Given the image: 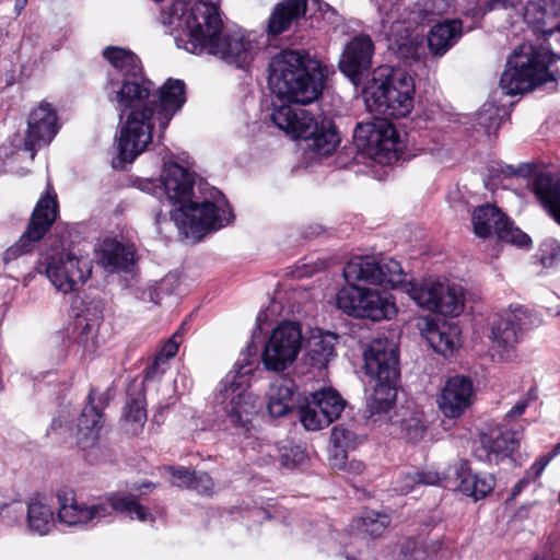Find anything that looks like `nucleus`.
I'll return each mask as SVG.
<instances>
[{
    "label": "nucleus",
    "mask_w": 560,
    "mask_h": 560,
    "mask_svg": "<svg viewBox=\"0 0 560 560\" xmlns=\"http://www.w3.org/2000/svg\"><path fill=\"white\" fill-rule=\"evenodd\" d=\"M103 57L113 67L104 92L121 120L117 164L131 163L152 142L155 126L158 138L162 139L186 102L185 83L171 78L155 93L154 84L143 77L140 60L131 50L108 46Z\"/></svg>",
    "instance_id": "f257e3e1"
},
{
    "label": "nucleus",
    "mask_w": 560,
    "mask_h": 560,
    "mask_svg": "<svg viewBox=\"0 0 560 560\" xmlns=\"http://www.w3.org/2000/svg\"><path fill=\"white\" fill-rule=\"evenodd\" d=\"M135 185L158 199L165 198L175 208L171 221L186 238L197 242L207 233L226 226L234 218L223 194L174 162H164L160 179L139 178Z\"/></svg>",
    "instance_id": "f03ea898"
},
{
    "label": "nucleus",
    "mask_w": 560,
    "mask_h": 560,
    "mask_svg": "<svg viewBox=\"0 0 560 560\" xmlns=\"http://www.w3.org/2000/svg\"><path fill=\"white\" fill-rule=\"evenodd\" d=\"M343 277L347 282L364 281L392 289L401 287L420 307L445 316H458L464 311L460 285L434 279L406 281L400 262L393 258L354 257L343 267Z\"/></svg>",
    "instance_id": "7ed1b4c3"
},
{
    "label": "nucleus",
    "mask_w": 560,
    "mask_h": 560,
    "mask_svg": "<svg viewBox=\"0 0 560 560\" xmlns=\"http://www.w3.org/2000/svg\"><path fill=\"white\" fill-rule=\"evenodd\" d=\"M258 352H246L244 360L237 361L233 369L219 382L213 393V408L222 417L224 430L244 439L245 451L258 452L270 456L271 445L256 436L254 419L259 412L256 396L250 393V380L256 369L252 357Z\"/></svg>",
    "instance_id": "20e7f679"
},
{
    "label": "nucleus",
    "mask_w": 560,
    "mask_h": 560,
    "mask_svg": "<svg viewBox=\"0 0 560 560\" xmlns=\"http://www.w3.org/2000/svg\"><path fill=\"white\" fill-rule=\"evenodd\" d=\"M161 22L177 47L196 55L206 54L223 30L219 8L207 0H173L161 11Z\"/></svg>",
    "instance_id": "39448f33"
},
{
    "label": "nucleus",
    "mask_w": 560,
    "mask_h": 560,
    "mask_svg": "<svg viewBox=\"0 0 560 560\" xmlns=\"http://www.w3.org/2000/svg\"><path fill=\"white\" fill-rule=\"evenodd\" d=\"M58 499V521L68 527L84 528L101 522H110L114 513H120L139 522H154L150 510L132 494L112 493L93 504L79 502L72 491H61Z\"/></svg>",
    "instance_id": "423d86ee"
},
{
    "label": "nucleus",
    "mask_w": 560,
    "mask_h": 560,
    "mask_svg": "<svg viewBox=\"0 0 560 560\" xmlns=\"http://www.w3.org/2000/svg\"><path fill=\"white\" fill-rule=\"evenodd\" d=\"M557 80H560V56L542 46L523 43L509 57L500 86L505 94L516 95Z\"/></svg>",
    "instance_id": "0eeeda50"
},
{
    "label": "nucleus",
    "mask_w": 560,
    "mask_h": 560,
    "mask_svg": "<svg viewBox=\"0 0 560 560\" xmlns=\"http://www.w3.org/2000/svg\"><path fill=\"white\" fill-rule=\"evenodd\" d=\"M268 83L280 98L306 105L322 93L323 75L320 72L308 71L304 54L285 49L271 59Z\"/></svg>",
    "instance_id": "6e6552de"
},
{
    "label": "nucleus",
    "mask_w": 560,
    "mask_h": 560,
    "mask_svg": "<svg viewBox=\"0 0 560 560\" xmlns=\"http://www.w3.org/2000/svg\"><path fill=\"white\" fill-rule=\"evenodd\" d=\"M271 120L292 138L303 139L306 143L305 148L315 155H329L340 143L339 133L330 119L324 118L318 122L304 108L290 105L276 106L271 114Z\"/></svg>",
    "instance_id": "1a4fd4ad"
},
{
    "label": "nucleus",
    "mask_w": 560,
    "mask_h": 560,
    "mask_svg": "<svg viewBox=\"0 0 560 560\" xmlns=\"http://www.w3.org/2000/svg\"><path fill=\"white\" fill-rule=\"evenodd\" d=\"M398 354L399 352H362L364 373L375 382L372 393L366 397L369 418L376 420L388 415L396 401Z\"/></svg>",
    "instance_id": "9d476101"
},
{
    "label": "nucleus",
    "mask_w": 560,
    "mask_h": 560,
    "mask_svg": "<svg viewBox=\"0 0 560 560\" xmlns=\"http://www.w3.org/2000/svg\"><path fill=\"white\" fill-rule=\"evenodd\" d=\"M413 79L402 70H392L384 80L374 77L363 91L371 112L397 118L413 108Z\"/></svg>",
    "instance_id": "9b49d317"
},
{
    "label": "nucleus",
    "mask_w": 560,
    "mask_h": 560,
    "mask_svg": "<svg viewBox=\"0 0 560 560\" xmlns=\"http://www.w3.org/2000/svg\"><path fill=\"white\" fill-rule=\"evenodd\" d=\"M92 268L89 256H77L65 249L46 253L39 260L40 271L62 294L78 292L90 279Z\"/></svg>",
    "instance_id": "f8f14e48"
},
{
    "label": "nucleus",
    "mask_w": 560,
    "mask_h": 560,
    "mask_svg": "<svg viewBox=\"0 0 560 560\" xmlns=\"http://www.w3.org/2000/svg\"><path fill=\"white\" fill-rule=\"evenodd\" d=\"M57 215V195L54 189L48 186L46 195L37 201L25 232L20 236L18 242L2 253L1 259L3 264L8 265L22 255L31 253L36 243L49 231Z\"/></svg>",
    "instance_id": "ddd939ff"
},
{
    "label": "nucleus",
    "mask_w": 560,
    "mask_h": 560,
    "mask_svg": "<svg viewBox=\"0 0 560 560\" xmlns=\"http://www.w3.org/2000/svg\"><path fill=\"white\" fill-rule=\"evenodd\" d=\"M206 54L215 56L229 65L247 69L264 47L259 36L244 30H222Z\"/></svg>",
    "instance_id": "4468645a"
},
{
    "label": "nucleus",
    "mask_w": 560,
    "mask_h": 560,
    "mask_svg": "<svg viewBox=\"0 0 560 560\" xmlns=\"http://www.w3.org/2000/svg\"><path fill=\"white\" fill-rule=\"evenodd\" d=\"M353 140L360 150L366 151L380 162L390 163L398 159L399 136L387 120L377 119L357 124Z\"/></svg>",
    "instance_id": "2eb2a0df"
},
{
    "label": "nucleus",
    "mask_w": 560,
    "mask_h": 560,
    "mask_svg": "<svg viewBox=\"0 0 560 560\" xmlns=\"http://www.w3.org/2000/svg\"><path fill=\"white\" fill-rule=\"evenodd\" d=\"M113 399L110 388L103 392L91 388L84 407L77 420L75 440L81 450L95 446L105 424L104 410Z\"/></svg>",
    "instance_id": "dca6fc26"
},
{
    "label": "nucleus",
    "mask_w": 560,
    "mask_h": 560,
    "mask_svg": "<svg viewBox=\"0 0 560 560\" xmlns=\"http://www.w3.org/2000/svg\"><path fill=\"white\" fill-rule=\"evenodd\" d=\"M267 318L266 311L257 314L256 327L245 350H302L304 335L300 323L282 320L269 335H264L262 328Z\"/></svg>",
    "instance_id": "f3484780"
},
{
    "label": "nucleus",
    "mask_w": 560,
    "mask_h": 560,
    "mask_svg": "<svg viewBox=\"0 0 560 560\" xmlns=\"http://www.w3.org/2000/svg\"><path fill=\"white\" fill-rule=\"evenodd\" d=\"M474 232L478 237L486 238L495 234L499 240L515 244L520 247L527 246L530 238L526 233L510 221V219L492 205L478 207L472 213Z\"/></svg>",
    "instance_id": "a211bd4d"
},
{
    "label": "nucleus",
    "mask_w": 560,
    "mask_h": 560,
    "mask_svg": "<svg viewBox=\"0 0 560 560\" xmlns=\"http://www.w3.org/2000/svg\"><path fill=\"white\" fill-rule=\"evenodd\" d=\"M389 524L390 517L387 514L375 511L354 518L347 541L341 542L346 560H364L363 553L369 548L368 538L378 537Z\"/></svg>",
    "instance_id": "6ab92c4d"
},
{
    "label": "nucleus",
    "mask_w": 560,
    "mask_h": 560,
    "mask_svg": "<svg viewBox=\"0 0 560 560\" xmlns=\"http://www.w3.org/2000/svg\"><path fill=\"white\" fill-rule=\"evenodd\" d=\"M58 116L48 103H40L28 116L24 148L35 158L37 150L48 145L58 133Z\"/></svg>",
    "instance_id": "aec40b11"
},
{
    "label": "nucleus",
    "mask_w": 560,
    "mask_h": 560,
    "mask_svg": "<svg viewBox=\"0 0 560 560\" xmlns=\"http://www.w3.org/2000/svg\"><path fill=\"white\" fill-rule=\"evenodd\" d=\"M474 395V385L469 377L464 375L451 376L438 396L441 412L451 419L460 417L470 406Z\"/></svg>",
    "instance_id": "412c9836"
},
{
    "label": "nucleus",
    "mask_w": 560,
    "mask_h": 560,
    "mask_svg": "<svg viewBox=\"0 0 560 560\" xmlns=\"http://www.w3.org/2000/svg\"><path fill=\"white\" fill-rule=\"evenodd\" d=\"M373 55L374 44L371 37L365 34L354 36L345 47L340 70L358 84L363 73L370 70Z\"/></svg>",
    "instance_id": "4be33fe9"
},
{
    "label": "nucleus",
    "mask_w": 560,
    "mask_h": 560,
    "mask_svg": "<svg viewBox=\"0 0 560 560\" xmlns=\"http://www.w3.org/2000/svg\"><path fill=\"white\" fill-rule=\"evenodd\" d=\"M529 187L542 208L560 224V173L539 171L530 179Z\"/></svg>",
    "instance_id": "5701e85b"
},
{
    "label": "nucleus",
    "mask_w": 560,
    "mask_h": 560,
    "mask_svg": "<svg viewBox=\"0 0 560 560\" xmlns=\"http://www.w3.org/2000/svg\"><path fill=\"white\" fill-rule=\"evenodd\" d=\"M517 447V441L513 434L493 430L481 433L474 447V455L480 462L498 464L509 457Z\"/></svg>",
    "instance_id": "b1692460"
},
{
    "label": "nucleus",
    "mask_w": 560,
    "mask_h": 560,
    "mask_svg": "<svg viewBox=\"0 0 560 560\" xmlns=\"http://www.w3.org/2000/svg\"><path fill=\"white\" fill-rule=\"evenodd\" d=\"M104 303L101 299L84 302L81 314L78 315L75 326L80 332L75 337L74 347L85 350L98 347L97 329L103 320Z\"/></svg>",
    "instance_id": "393cba45"
},
{
    "label": "nucleus",
    "mask_w": 560,
    "mask_h": 560,
    "mask_svg": "<svg viewBox=\"0 0 560 560\" xmlns=\"http://www.w3.org/2000/svg\"><path fill=\"white\" fill-rule=\"evenodd\" d=\"M457 489L475 501L486 498L495 486V478L492 474L474 472L466 460H459L453 467Z\"/></svg>",
    "instance_id": "a878e982"
},
{
    "label": "nucleus",
    "mask_w": 560,
    "mask_h": 560,
    "mask_svg": "<svg viewBox=\"0 0 560 560\" xmlns=\"http://www.w3.org/2000/svg\"><path fill=\"white\" fill-rule=\"evenodd\" d=\"M452 548L438 539L407 538L400 544L397 560H450Z\"/></svg>",
    "instance_id": "bb28decb"
},
{
    "label": "nucleus",
    "mask_w": 560,
    "mask_h": 560,
    "mask_svg": "<svg viewBox=\"0 0 560 560\" xmlns=\"http://www.w3.org/2000/svg\"><path fill=\"white\" fill-rule=\"evenodd\" d=\"M136 260V249L131 244L107 238L101 246L100 262L109 272L131 271Z\"/></svg>",
    "instance_id": "cd10ccee"
},
{
    "label": "nucleus",
    "mask_w": 560,
    "mask_h": 560,
    "mask_svg": "<svg viewBox=\"0 0 560 560\" xmlns=\"http://www.w3.org/2000/svg\"><path fill=\"white\" fill-rule=\"evenodd\" d=\"M463 23L460 20H444L435 23L428 34V47L432 55H445L462 37Z\"/></svg>",
    "instance_id": "c85d7f7f"
},
{
    "label": "nucleus",
    "mask_w": 560,
    "mask_h": 560,
    "mask_svg": "<svg viewBox=\"0 0 560 560\" xmlns=\"http://www.w3.org/2000/svg\"><path fill=\"white\" fill-rule=\"evenodd\" d=\"M489 326L488 338L494 348L514 349L522 339L509 310L495 315Z\"/></svg>",
    "instance_id": "c756f323"
},
{
    "label": "nucleus",
    "mask_w": 560,
    "mask_h": 560,
    "mask_svg": "<svg viewBox=\"0 0 560 560\" xmlns=\"http://www.w3.org/2000/svg\"><path fill=\"white\" fill-rule=\"evenodd\" d=\"M397 314L394 296L387 291L365 289L361 318L372 320L390 319Z\"/></svg>",
    "instance_id": "7c9ffc66"
},
{
    "label": "nucleus",
    "mask_w": 560,
    "mask_h": 560,
    "mask_svg": "<svg viewBox=\"0 0 560 560\" xmlns=\"http://www.w3.org/2000/svg\"><path fill=\"white\" fill-rule=\"evenodd\" d=\"M54 510L40 497L31 498L26 505L27 529L35 535L45 536L55 527Z\"/></svg>",
    "instance_id": "2f4dec72"
},
{
    "label": "nucleus",
    "mask_w": 560,
    "mask_h": 560,
    "mask_svg": "<svg viewBox=\"0 0 560 560\" xmlns=\"http://www.w3.org/2000/svg\"><path fill=\"white\" fill-rule=\"evenodd\" d=\"M306 11L305 0H284L275 8L268 22L267 31L277 36L287 31L293 21L304 15Z\"/></svg>",
    "instance_id": "473e14b6"
},
{
    "label": "nucleus",
    "mask_w": 560,
    "mask_h": 560,
    "mask_svg": "<svg viewBox=\"0 0 560 560\" xmlns=\"http://www.w3.org/2000/svg\"><path fill=\"white\" fill-rule=\"evenodd\" d=\"M296 385L292 378L282 377L276 381L270 388L267 404L272 417H283L294 407Z\"/></svg>",
    "instance_id": "72a5a7b5"
},
{
    "label": "nucleus",
    "mask_w": 560,
    "mask_h": 560,
    "mask_svg": "<svg viewBox=\"0 0 560 560\" xmlns=\"http://www.w3.org/2000/svg\"><path fill=\"white\" fill-rule=\"evenodd\" d=\"M421 334L428 346L434 351L458 348L459 329L457 326L443 325L439 327L427 323V327L421 330Z\"/></svg>",
    "instance_id": "f704fd0d"
},
{
    "label": "nucleus",
    "mask_w": 560,
    "mask_h": 560,
    "mask_svg": "<svg viewBox=\"0 0 560 560\" xmlns=\"http://www.w3.org/2000/svg\"><path fill=\"white\" fill-rule=\"evenodd\" d=\"M440 480V475L435 471L401 470L393 481V491L397 494L406 495L420 486H434Z\"/></svg>",
    "instance_id": "c9c22d12"
},
{
    "label": "nucleus",
    "mask_w": 560,
    "mask_h": 560,
    "mask_svg": "<svg viewBox=\"0 0 560 560\" xmlns=\"http://www.w3.org/2000/svg\"><path fill=\"white\" fill-rule=\"evenodd\" d=\"M122 417L128 433L136 435L142 430L147 421L145 399L142 393L128 396Z\"/></svg>",
    "instance_id": "e433bc0d"
},
{
    "label": "nucleus",
    "mask_w": 560,
    "mask_h": 560,
    "mask_svg": "<svg viewBox=\"0 0 560 560\" xmlns=\"http://www.w3.org/2000/svg\"><path fill=\"white\" fill-rule=\"evenodd\" d=\"M313 404L322 410L329 424L337 420L345 409L346 401L338 392L332 388H323L312 394Z\"/></svg>",
    "instance_id": "4c0bfd02"
},
{
    "label": "nucleus",
    "mask_w": 560,
    "mask_h": 560,
    "mask_svg": "<svg viewBox=\"0 0 560 560\" xmlns=\"http://www.w3.org/2000/svg\"><path fill=\"white\" fill-rule=\"evenodd\" d=\"M341 288L336 294V305L346 314L354 317H361V311L364 302L365 289L360 288L352 282Z\"/></svg>",
    "instance_id": "58836bf2"
},
{
    "label": "nucleus",
    "mask_w": 560,
    "mask_h": 560,
    "mask_svg": "<svg viewBox=\"0 0 560 560\" xmlns=\"http://www.w3.org/2000/svg\"><path fill=\"white\" fill-rule=\"evenodd\" d=\"M397 416L400 417L396 422L399 424L401 438L413 443L422 440L427 428L421 412L405 409Z\"/></svg>",
    "instance_id": "ea45409f"
},
{
    "label": "nucleus",
    "mask_w": 560,
    "mask_h": 560,
    "mask_svg": "<svg viewBox=\"0 0 560 560\" xmlns=\"http://www.w3.org/2000/svg\"><path fill=\"white\" fill-rule=\"evenodd\" d=\"M364 440L365 436L363 434H358L354 431L343 427H335L330 434V442L332 444L330 455L334 453H341L347 455L348 451L355 450L364 442Z\"/></svg>",
    "instance_id": "a19ab883"
},
{
    "label": "nucleus",
    "mask_w": 560,
    "mask_h": 560,
    "mask_svg": "<svg viewBox=\"0 0 560 560\" xmlns=\"http://www.w3.org/2000/svg\"><path fill=\"white\" fill-rule=\"evenodd\" d=\"M339 339L335 332L314 327L304 336L303 347L307 350H334L339 345Z\"/></svg>",
    "instance_id": "79ce46f5"
},
{
    "label": "nucleus",
    "mask_w": 560,
    "mask_h": 560,
    "mask_svg": "<svg viewBox=\"0 0 560 560\" xmlns=\"http://www.w3.org/2000/svg\"><path fill=\"white\" fill-rule=\"evenodd\" d=\"M503 109L493 103H485L476 114V126L480 127L487 135L495 132L503 119Z\"/></svg>",
    "instance_id": "37998d69"
},
{
    "label": "nucleus",
    "mask_w": 560,
    "mask_h": 560,
    "mask_svg": "<svg viewBox=\"0 0 560 560\" xmlns=\"http://www.w3.org/2000/svg\"><path fill=\"white\" fill-rule=\"evenodd\" d=\"M509 312L522 337L525 331L539 327L544 323L541 314L523 305L511 307Z\"/></svg>",
    "instance_id": "c03bdc74"
},
{
    "label": "nucleus",
    "mask_w": 560,
    "mask_h": 560,
    "mask_svg": "<svg viewBox=\"0 0 560 560\" xmlns=\"http://www.w3.org/2000/svg\"><path fill=\"white\" fill-rule=\"evenodd\" d=\"M132 292L136 299L156 305L164 295L172 292V285L168 282V279H163L154 283L139 285L135 288Z\"/></svg>",
    "instance_id": "a18cd8bd"
},
{
    "label": "nucleus",
    "mask_w": 560,
    "mask_h": 560,
    "mask_svg": "<svg viewBox=\"0 0 560 560\" xmlns=\"http://www.w3.org/2000/svg\"><path fill=\"white\" fill-rule=\"evenodd\" d=\"M299 419L307 431H318L329 425V419L319 410L313 401L300 408Z\"/></svg>",
    "instance_id": "49530a36"
},
{
    "label": "nucleus",
    "mask_w": 560,
    "mask_h": 560,
    "mask_svg": "<svg viewBox=\"0 0 560 560\" xmlns=\"http://www.w3.org/2000/svg\"><path fill=\"white\" fill-rule=\"evenodd\" d=\"M299 352H260L264 366L269 371L281 372L289 368Z\"/></svg>",
    "instance_id": "de8ad7c7"
},
{
    "label": "nucleus",
    "mask_w": 560,
    "mask_h": 560,
    "mask_svg": "<svg viewBox=\"0 0 560 560\" xmlns=\"http://www.w3.org/2000/svg\"><path fill=\"white\" fill-rule=\"evenodd\" d=\"M537 257L545 268H550L560 261V242L555 238L545 240L538 249Z\"/></svg>",
    "instance_id": "09e8293b"
},
{
    "label": "nucleus",
    "mask_w": 560,
    "mask_h": 560,
    "mask_svg": "<svg viewBox=\"0 0 560 560\" xmlns=\"http://www.w3.org/2000/svg\"><path fill=\"white\" fill-rule=\"evenodd\" d=\"M330 465L334 468L346 470L349 475L361 476L364 474L366 466L363 462L351 459L347 460V455L341 453H334L330 455Z\"/></svg>",
    "instance_id": "8fccbe9b"
},
{
    "label": "nucleus",
    "mask_w": 560,
    "mask_h": 560,
    "mask_svg": "<svg viewBox=\"0 0 560 560\" xmlns=\"http://www.w3.org/2000/svg\"><path fill=\"white\" fill-rule=\"evenodd\" d=\"M177 352H156L153 361L145 369V378H155L170 366V361Z\"/></svg>",
    "instance_id": "3c124183"
},
{
    "label": "nucleus",
    "mask_w": 560,
    "mask_h": 560,
    "mask_svg": "<svg viewBox=\"0 0 560 560\" xmlns=\"http://www.w3.org/2000/svg\"><path fill=\"white\" fill-rule=\"evenodd\" d=\"M213 488L212 478L207 472L194 471L188 489L196 490L200 494L211 495Z\"/></svg>",
    "instance_id": "603ef678"
},
{
    "label": "nucleus",
    "mask_w": 560,
    "mask_h": 560,
    "mask_svg": "<svg viewBox=\"0 0 560 560\" xmlns=\"http://www.w3.org/2000/svg\"><path fill=\"white\" fill-rule=\"evenodd\" d=\"M167 471L174 478V480H173L174 486L187 488V489L189 488V483L191 481L194 471H189L185 467H174V466L167 467Z\"/></svg>",
    "instance_id": "864d4df0"
},
{
    "label": "nucleus",
    "mask_w": 560,
    "mask_h": 560,
    "mask_svg": "<svg viewBox=\"0 0 560 560\" xmlns=\"http://www.w3.org/2000/svg\"><path fill=\"white\" fill-rule=\"evenodd\" d=\"M552 455H547L538 458L525 472V476L533 482L535 481L544 471L546 466L549 464Z\"/></svg>",
    "instance_id": "5fc2aeb1"
},
{
    "label": "nucleus",
    "mask_w": 560,
    "mask_h": 560,
    "mask_svg": "<svg viewBox=\"0 0 560 560\" xmlns=\"http://www.w3.org/2000/svg\"><path fill=\"white\" fill-rule=\"evenodd\" d=\"M290 452L292 453V458H290L287 451L281 453V463L285 467H293L300 464L304 458V454L299 447L291 448Z\"/></svg>",
    "instance_id": "6e6d98bb"
},
{
    "label": "nucleus",
    "mask_w": 560,
    "mask_h": 560,
    "mask_svg": "<svg viewBox=\"0 0 560 560\" xmlns=\"http://www.w3.org/2000/svg\"><path fill=\"white\" fill-rule=\"evenodd\" d=\"M183 337H182V328L178 329L176 332L172 335L167 340H165L161 347L160 350H178L179 346L182 345Z\"/></svg>",
    "instance_id": "4d7b16f0"
},
{
    "label": "nucleus",
    "mask_w": 560,
    "mask_h": 560,
    "mask_svg": "<svg viewBox=\"0 0 560 560\" xmlns=\"http://www.w3.org/2000/svg\"><path fill=\"white\" fill-rule=\"evenodd\" d=\"M1 513L4 517H10L13 515V521L15 522L22 518L24 509L20 503H13L7 505Z\"/></svg>",
    "instance_id": "13d9d810"
},
{
    "label": "nucleus",
    "mask_w": 560,
    "mask_h": 560,
    "mask_svg": "<svg viewBox=\"0 0 560 560\" xmlns=\"http://www.w3.org/2000/svg\"><path fill=\"white\" fill-rule=\"evenodd\" d=\"M399 51L406 58H416L418 56V45L413 42H408L405 44L404 42L399 43Z\"/></svg>",
    "instance_id": "bf43d9fd"
},
{
    "label": "nucleus",
    "mask_w": 560,
    "mask_h": 560,
    "mask_svg": "<svg viewBox=\"0 0 560 560\" xmlns=\"http://www.w3.org/2000/svg\"><path fill=\"white\" fill-rule=\"evenodd\" d=\"M528 406V401L526 399H521L518 400L514 407H512V409L506 413V418L508 419H513L517 416H521L522 413H524V411L526 410Z\"/></svg>",
    "instance_id": "052dcab7"
},
{
    "label": "nucleus",
    "mask_w": 560,
    "mask_h": 560,
    "mask_svg": "<svg viewBox=\"0 0 560 560\" xmlns=\"http://www.w3.org/2000/svg\"><path fill=\"white\" fill-rule=\"evenodd\" d=\"M530 482L532 481L524 475V477L521 478L512 488L511 495L513 498L517 497L522 492V490Z\"/></svg>",
    "instance_id": "680f3d73"
},
{
    "label": "nucleus",
    "mask_w": 560,
    "mask_h": 560,
    "mask_svg": "<svg viewBox=\"0 0 560 560\" xmlns=\"http://www.w3.org/2000/svg\"><path fill=\"white\" fill-rule=\"evenodd\" d=\"M27 1L28 0H15L14 11L18 15L21 14V12L25 9Z\"/></svg>",
    "instance_id": "e2e57ef3"
},
{
    "label": "nucleus",
    "mask_w": 560,
    "mask_h": 560,
    "mask_svg": "<svg viewBox=\"0 0 560 560\" xmlns=\"http://www.w3.org/2000/svg\"><path fill=\"white\" fill-rule=\"evenodd\" d=\"M163 221H164L165 223H168V221H167V219H166L165 217H163ZM155 223H156V225H161V223H162V215H161V214H158V215H156V218H155Z\"/></svg>",
    "instance_id": "0e129e2a"
},
{
    "label": "nucleus",
    "mask_w": 560,
    "mask_h": 560,
    "mask_svg": "<svg viewBox=\"0 0 560 560\" xmlns=\"http://www.w3.org/2000/svg\"><path fill=\"white\" fill-rule=\"evenodd\" d=\"M56 427H61V421H59L58 419H54L51 424H50V430H55Z\"/></svg>",
    "instance_id": "69168bd1"
},
{
    "label": "nucleus",
    "mask_w": 560,
    "mask_h": 560,
    "mask_svg": "<svg viewBox=\"0 0 560 560\" xmlns=\"http://www.w3.org/2000/svg\"><path fill=\"white\" fill-rule=\"evenodd\" d=\"M503 3H504L503 0H493L492 8H495L498 4H503Z\"/></svg>",
    "instance_id": "338daca9"
},
{
    "label": "nucleus",
    "mask_w": 560,
    "mask_h": 560,
    "mask_svg": "<svg viewBox=\"0 0 560 560\" xmlns=\"http://www.w3.org/2000/svg\"><path fill=\"white\" fill-rule=\"evenodd\" d=\"M378 74H380V77H384V75H385V74H384V70H381V71L378 72Z\"/></svg>",
    "instance_id": "774afa93"
}]
</instances>
